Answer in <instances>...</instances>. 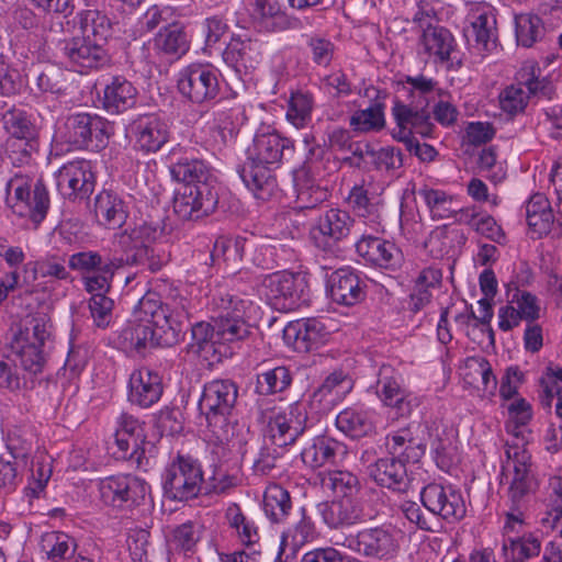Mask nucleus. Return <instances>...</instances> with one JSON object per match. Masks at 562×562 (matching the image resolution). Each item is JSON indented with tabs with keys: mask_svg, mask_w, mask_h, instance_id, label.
I'll use <instances>...</instances> for the list:
<instances>
[{
	"mask_svg": "<svg viewBox=\"0 0 562 562\" xmlns=\"http://www.w3.org/2000/svg\"><path fill=\"white\" fill-rule=\"evenodd\" d=\"M157 294L166 301L155 299L154 293L143 296L125 327L120 339L125 348L144 355L148 348L171 347L176 345L188 319L184 299H180L178 290L164 280H157Z\"/></svg>",
	"mask_w": 562,
	"mask_h": 562,
	"instance_id": "nucleus-1",
	"label": "nucleus"
},
{
	"mask_svg": "<svg viewBox=\"0 0 562 562\" xmlns=\"http://www.w3.org/2000/svg\"><path fill=\"white\" fill-rule=\"evenodd\" d=\"M172 178L186 186L173 200V210L183 221H196L210 215L218 203L217 181L204 160L186 153L170 166Z\"/></svg>",
	"mask_w": 562,
	"mask_h": 562,
	"instance_id": "nucleus-2",
	"label": "nucleus"
},
{
	"mask_svg": "<svg viewBox=\"0 0 562 562\" xmlns=\"http://www.w3.org/2000/svg\"><path fill=\"white\" fill-rule=\"evenodd\" d=\"M294 144L277 132L258 133L248 148V158L238 170L245 186L262 201L269 200L278 191L273 169L279 167L284 156L292 155Z\"/></svg>",
	"mask_w": 562,
	"mask_h": 562,
	"instance_id": "nucleus-3",
	"label": "nucleus"
},
{
	"mask_svg": "<svg viewBox=\"0 0 562 562\" xmlns=\"http://www.w3.org/2000/svg\"><path fill=\"white\" fill-rule=\"evenodd\" d=\"M237 396L238 386L232 380H213L203 387L199 409L213 437L221 443L229 442L234 436L235 426L231 418Z\"/></svg>",
	"mask_w": 562,
	"mask_h": 562,
	"instance_id": "nucleus-4",
	"label": "nucleus"
},
{
	"mask_svg": "<svg viewBox=\"0 0 562 562\" xmlns=\"http://www.w3.org/2000/svg\"><path fill=\"white\" fill-rule=\"evenodd\" d=\"M268 303L280 312L294 311L310 302V288L304 274L286 270L266 274L260 283Z\"/></svg>",
	"mask_w": 562,
	"mask_h": 562,
	"instance_id": "nucleus-5",
	"label": "nucleus"
},
{
	"mask_svg": "<svg viewBox=\"0 0 562 562\" xmlns=\"http://www.w3.org/2000/svg\"><path fill=\"white\" fill-rule=\"evenodd\" d=\"M5 190L8 204L14 214L31 220L36 226L46 217L49 196L42 182L32 189L30 178L15 175L8 181Z\"/></svg>",
	"mask_w": 562,
	"mask_h": 562,
	"instance_id": "nucleus-6",
	"label": "nucleus"
},
{
	"mask_svg": "<svg viewBox=\"0 0 562 562\" xmlns=\"http://www.w3.org/2000/svg\"><path fill=\"white\" fill-rule=\"evenodd\" d=\"M49 337L47 322L43 317H34L26 322L14 334L11 340V350L15 356L13 360L30 373L42 372L45 364L43 346Z\"/></svg>",
	"mask_w": 562,
	"mask_h": 562,
	"instance_id": "nucleus-7",
	"label": "nucleus"
},
{
	"mask_svg": "<svg viewBox=\"0 0 562 562\" xmlns=\"http://www.w3.org/2000/svg\"><path fill=\"white\" fill-rule=\"evenodd\" d=\"M109 123L86 112L69 114L63 124V139L81 149L100 150L109 139Z\"/></svg>",
	"mask_w": 562,
	"mask_h": 562,
	"instance_id": "nucleus-8",
	"label": "nucleus"
},
{
	"mask_svg": "<svg viewBox=\"0 0 562 562\" xmlns=\"http://www.w3.org/2000/svg\"><path fill=\"white\" fill-rule=\"evenodd\" d=\"M353 223L347 211L329 209L311 227V240L317 249L338 257L342 252L340 245L350 235Z\"/></svg>",
	"mask_w": 562,
	"mask_h": 562,
	"instance_id": "nucleus-9",
	"label": "nucleus"
},
{
	"mask_svg": "<svg viewBox=\"0 0 562 562\" xmlns=\"http://www.w3.org/2000/svg\"><path fill=\"white\" fill-rule=\"evenodd\" d=\"M164 491L173 501H188L198 496L203 487V472L195 459L178 456L166 469Z\"/></svg>",
	"mask_w": 562,
	"mask_h": 562,
	"instance_id": "nucleus-10",
	"label": "nucleus"
},
{
	"mask_svg": "<svg viewBox=\"0 0 562 562\" xmlns=\"http://www.w3.org/2000/svg\"><path fill=\"white\" fill-rule=\"evenodd\" d=\"M177 82L179 92L198 104L214 100L220 92L217 72L206 64L194 63L182 68Z\"/></svg>",
	"mask_w": 562,
	"mask_h": 562,
	"instance_id": "nucleus-11",
	"label": "nucleus"
},
{
	"mask_svg": "<svg viewBox=\"0 0 562 562\" xmlns=\"http://www.w3.org/2000/svg\"><path fill=\"white\" fill-rule=\"evenodd\" d=\"M392 113L397 125V130L393 131V137L404 143L407 150L413 151V145L416 142L414 134L422 137L431 136L435 125L429 110L397 101Z\"/></svg>",
	"mask_w": 562,
	"mask_h": 562,
	"instance_id": "nucleus-12",
	"label": "nucleus"
},
{
	"mask_svg": "<svg viewBox=\"0 0 562 562\" xmlns=\"http://www.w3.org/2000/svg\"><path fill=\"white\" fill-rule=\"evenodd\" d=\"M99 492L105 505L128 508L145 498L147 485L134 475H113L100 481Z\"/></svg>",
	"mask_w": 562,
	"mask_h": 562,
	"instance_id": "nucleus-13",
	"label": "nucleus"
},
{
	"mask_svg": "<svg viewBox=\"0 0 562 562\" xmlns=\"http://www.w3.org/2000/svg\"><path fill=\"white\" fill-rule=\"evenodd\" d=\"M420 499L430 513L449 522L461 520L467 513L462 494L452 486L430 483L422 490Z\"/></svg>",
	"mask_w": 562,
	"mask_h": 562,
	"instance_id": "nucleus-14",
	"label": "nucleus"
},
{
	"mask_svg": "<svg viewBox=\"0 0 562 562\" xmlns=\"http://www.w3.org/2000/svg\"><path fill=\"white\" fill-rule=\"evenodd\" d=\"M507 468H513V479L509 486L512 504L518 506L536 488V480L531 473L530 454L518 445H506Z\"/></svg>",
	"mask_w": 562,
	"mask_h": 562,
	"instance_id": "nucleus-15",
	"label": "nucleus"
},
{
	"mask_svg": "<svg viewBox=\"0 0 562 562\" xmlns=\"http://www.w3.org/2000/svg\"><path fill=\"white\" fill-rule=\"evenodd\" d=\"M349 547L367 558L387 560L396 554L400 544L392 529L375 527L360 530L349 539Z\"/></svg>",
	"mask_w": 562,
	"mask_h": 562,
	"instance_id": "nucleus-16",
	"label": "nucleus"
},
{
	"mask_svg": "<svg viewBox=\"0 0 562 562\" xmlns=\"http://www.w3.org/2000/svg\"><path fill=\"white\" fill-rule=\"evenodd\" d=\"M59 193L69 200L85 199L92 193L94 177L88 160H75L64 165L56 172Z\"/></svg>",
	"mask_w": 562,
	"mask_h": 562,
	"instance_id": "nucleus-17",
	"label": "nucleus"
},
{
	"mask_svg": "<svg viewBox=\"0 0 562 562\" xmlns=\"http://www.w3.org/2000/svg\"><path fill=\"white\" fill-rule=\"evenodd\" d=\"M306 420L305 408L297 403L274 415L268 424L272 446L283 448L293 445L304 432Z\"/></svg>",
	"mask_w": 562,
	"mask_h": 562,
	"instance_id": "nucleus-18",
	"label": "nucleus"
},
{
	"mask_svg": "<svg viewBox=\"0 0 562 562\" xmlns=\"http://www.w3.org/2000/svg\"><path fill=\"white\" fill-rule=\"evenodd\" d=\"M114 437L120 458L139 461L144 456L146 442L144 424L134 415L121 413L116 419Z\"/></svg>",
	"mask_w": 562,
	"mask_h": 562,
	"instance_id": "nucleus-19",
	"label": "nucleus"
},
{
	"mask_svg": "<svg viewBox=\"0 0 562 562\" xmlns=\"http://www.w3.org/2000/svg\"><path fill=\"white\" fill-rule=\"evenodd\" d=\"M63 56L78 71L99 68L109 61V56L103 46L83 36H74L63 40L60 43Z\"/></svg>",
	"mask_w": 562,
	"mask_h": 562,
	"instance_id": "nucleus-20",
	"label": "nucleus"
},
{
	"mask_svg": "<svg viewBox=\"0 0 562 562\" xmlns=\"http://www.w3.org/2000/svg\"><path fill=\"white\" fill-rule=\"evenodd\" d=\"M348 456V448L331 437L317 436L301 452L303 463L313 469L338 467Z\"/></svg>",
	"mask_w": 562,
	"mask_h": 562,
	"instance_id": "nucleus-21",
	"label": "nucleus"
},
{
	"mask_svg": "<svg viewBox=\"0 0 562 562\" xmlns=\"http://www.w3.org/2000/svg\"><path fill=\"white\" fill-rule=\"evenodd\" d=\"M376 394L385 406L395 408L398 415L411 414L409 394L402 385L401 374L392 366H381L378 373Z\"/></svg>",
	"mask_w": 562,
	"mask_h": 562,
	"instance_id": "nucleus-22",
	"label": "nucleus"
},
{
	"mask_svg": "<svg viewBox=\"0 0 562 562\" xmlns=\"http://www.w3.org/2000/svg\"><path fill=\"white\" fill-rule=\"evenodd\" d=\"M325 326L317 318L290 322L283 329V339L299 352H308L318 348L326 336Z\"/></svg>",
	"mask_w": 562,
	"mask_h": 562,
	"instance_id": "nucleus-23",
	"label": "nucleus"
},
{
	"mask_svg": "<svg viewBox=\"0 0 562 562\" xmlns=\"http://www.w3.org/2000/svg\"><path fill=\"white\" fill-rule=\"evenodd\" d=\"M128 401L143 408L156 404L164 392L162 379L149 368L135 370L130 376Z\"/></svg>",
	"mask_w": 562,
	"mask_h": 562,
	"instance_id": "nucleus-24",
	"label": "nucleus"
},
{
	"mask_svg": "<svg viewBox=\"0 0 562 562\" xmlns=\"http://www.w3.org/2000/svg\"><path fill=\"white\" fill-rule=\"evenodd\" d=\"M138 147L147 153L159 150L169 139V126L156 114L143 115L130 125Z\"/></svg>",
	"mask_w": 562,
	"mask_h": 562,
	"instance_id": "nucleus-25",
	"label": "nucleus"
},
{
	"mask_svg": "<svg viewBox=\"0 0 562 562\" xmlns=\"http://www.w3.org/2000/svg\"><path fill=\"white\" fill-rule=\"evenodd\" d=\"M356 250L366 261L380 268L395 269L401 265V250L380 237L362 236L356 243Z\"/></svg>",
	"mask_w": 562,
	"mask_h": 562,
	"instance_id": "nucleus-26",
	"label": "nucleus"
},
{
	"mask_svg": "<svg viewBox=\"0 0 562 562\" xmlns=\"http://www.w3.org/2000/svg\"><path fill=\"white\" fill-rule=\"evenodd\" d=\"M471 24L465 30L469 43H474L480 50H490L496 41V16L494 9L487 4H479L472 9Z\"/></svg>",
	"mask_w": 562,
	"mask_h": 562,
	"instance_id": "nucleus-27",
	"label": "nucleus"
},
{
	"mask_svg": "<svg viewBox=\"0 0 562 562\" xmlns=\"http://www.w3.org/2000/svg\"><path fill=\"white\" fill-rule=\"evenodd\" d=\"M222 58L236 74H247L259 64V44L249 37L234 35L223 50Z\"/></svg>",
	"mask_w": 562,
	"mask_h": 562,
	"instance_id": "nucleus-28",
	"label": "nucleus"
},
{
	"mask_svg": "<svg viewBox=\"0 0 562 562\" xmlns=\"http://www.w3.org/2000/svg\"><path fill=\"white\" fill-rule=\"evenodd\" d=\"M370 476L378 485L400 493H406L412 483L407 464L393 456L378 459L370 467Z\"/></svg>",
	"mask_w": 562,
	"mask_h": 562,
	"instance_id": "nucleus-29",
	"label": "nucleus"
},
{
	"mask_svg": "<svg viewBox=\"0 0 562 562\" xmlns=\"http://www.w3.org/2000/svg\"><path fill=\"white\" fill-rule=\"evenodd\" d=\"M328 291L334 302L347 306L359 303L366 295L363 282L349 268L338 269L331 273Z\"/></svg>",
	"mask_w": 562,
	"mask_h": 562,
	"instance_id": "nucleus-30",
	"label": "nucleus"
},
{
	"mask_svg": "<svg viewBox=\"0 0 562 562\" xmlns=\"http://www.w3.org/2000/svg\"><path fill=\"white\" fill-rule=\"evenodd\" d=\"M323 521L329 528H342L357 524L362 518V510L355 498L340 497L317 505Z\"/></svg>",
	"mask_w": 562,
	"mask_h": 562,
	"instance_id": "nucleus-31",
	"label": "nucleus"
},
{
	"mask_svg": "<svg viewBox=\"0 0 562 562\" xmlns=\"http://www.w3.org/2000/svg\"><path fill=\"white\" fill-rule=\"evenodd\" d=\"M136 87L123 76H113L103 89L102 105L110 114L123 113L137 101Z\"/></svg>",
	"mask_w": 562,
	"mask_h": 562,
	"instance_id": "nucleus-32",
	"label": "nucleus"
},
{
	"mask_svg": "<svg viewBox=\"0 0 562 562\" xmlns=\"http://www.w3.org/2000/svg\"><path fill=\"white\" fill-rule=\"evenodd\" d=\"M124 258L120 262L131 266H138L150 272H157L170 261V254L160 245L144 244V241L135 243L130 246L122 247Z\"/></svg>",
	"mask_w": 562,
	"mask_h": 562,
	"instance_id": "nucleus-33",
	"label": "nucleus"
},
{
	"mask_svg": "<svg viewBox=\"0 0 562 562\" xmlns=\"http://www.w3.org/2000/svg\"><path fill=\"white\" fill-rule=\"evenodd\" d=\"M418 46L420 53L426 54L428 58H432L435 63L445 64L451 59L456 40L448 29L438 25L422 32Z\"/></svg>",
	"mask_w": 562,
	"mask_h": 562,
	"instance_id": "nucleus-34",
	"label": "nucleus"
},
{
	"mask_svg": "<svg viewBox=\"0 0 562 562\" xmlns=\"http://www.w3.org/2000/svg\"><path fill=\"white\" fill-rule=\"evenodd\" d=\"M352 389L351 378L341 370L331 372L314 392L312 404L318 403L322 412L330 411Z\"/></svg>",
	"mask_w": 562,
	"mask_h": 562,
	"instance_id": "nucleus-35",
	"label": "nucleus"
},
{
	"mask_svg": "<svg viewBox=\"0 0 562 562\" xmlns=\"http://www.w3.org/2000/svg\"><path fill=\"white\" fill-rule=\"evenodd\" d=\"M296 203L300 209H314L328 199V191L321 187L307 165L293 170Z\"/></svg>",
	"mask_w": 562,
	"mask_h": 562,
	"instance_id": "nucleus-36",
	"label": "nucleus"
},
{
	"mask_svg": "<svg viewBox=\"0 0 562 562\" xmlns=\"http://www.w3.org/2000/svg\"><path fill=\"white\" fill-rule=\"evenodd\" d=\"M154 50L161 56L178 59L190 49V40L184 27L179 23H170L161 27L155 35Z\"/></svg>",
	"mask_w": 562,
	"mask_h": 562,
	"instance_id": "nucleus-37",
	"label": "nucleus"
},
{
	"mask_svg": "<svg viewBox=\"0 0 562 562\" xmlns=\"http://www.w3.org/2000/svg\"><path fill=\"white\" fill-rule=\"evenodd\" d=\"M526 220L530 231L537 237H542L551 232L554 214L549 200L543 194L536 193L527 201Z\"/></svg>",
	"mask_w": 562,
	"mask_h": 562,
	"instance_id": "nucleus-38",
	"label": "nucleus"
},
{
	"mask_svg": "<svg viewBox=\"0 0 562 562\" xmlns=\"http://www.w3.org/2000/svg\"><path fill=\"white\" fill-rule=\"evenodd\" d=\"M94 213L101 224L112 229L120 228L127 218L124 202L110 191L97 195Z\"/></svg>",
	"mask_w": 562,
	"mask_h": 562,
	"instance_id": "nucleus-39",
	"label": "nucleus"
},
{
	"mask_svg": "<svg viewBox=\"0 0 562 562\" xmlns=\"http://www.w3.org/2000/svg\"><path fill=\"white\" fill-rule=\"evenodd\" d=\"M81 36L98 43L101 46L113 34L111 19L99 10H85L78 13Z\"/></svg>",
	"mask_w": 562,
	"mask_h": 562,
	"instance_id": "nucleus-40",
	"label": "nucleus"
},
{
	"mask_svg": "<svg viewBox=\"0 0 562 562\" xmlns=\"http://www.w3.org/2000/svg\"><path fill=\"white\" fill-rule=\"evenodd\" d=\"M321 484L324 490L330 491L336 498H355L360 492V482L358 477L342 470H333L319 474Z\"/></svg>",
	"mask_w": 562,
	"mask_h": 562,
	"instance_id": "nucleus-41",
	"label": "nucleus"
},
{
	"mask_svg": "<svg viewBox=\"0 0 562 562\" xmlns=\"http://www.w3.org/2000/svg\"><path fill=\"white\" fill-rule=\"evenodd\" d=\"M292 509L290 493L279 484L269 485L263 495V512L274 524L284 522Z\"/></svg>",
	"mask_w": 562,
	"mask_h": 562,
	"instance_id": "nucleus-42",
	"label": "nucleus"
},
{
	"mask_svg": "<svg viewBox=\"0 0 562 562\" xmlns=\"http://www.w3.org/2000/svg\"><path fill=\"white\" fill-rule=\"evenodd\" d=\"M337 428L351 438H362L374 429L373 422L367 412L346 408L336 417Z\"/></svg>",
	"mask_w": 562,
	"mask_h": 562,
	"instance_id": "nucleus-43",
	"label": "nucleus"
},
{
	"mask_svg": "<svg viewBox=\"0 0 562 562\" xmlns=\"http://www.w3.org/2000/svg\"><path fill=\"white\" fill-rule=\"evenodd\" d=\"M291 383L290 369L285 366H278L257 374L255 391L260 395H271L283 392Z\"/></svg>",
	"mask_w": 562,
	"mask_h": 562,
	"instance_id": "nucleus-44",
	"label": "nucleus"
},
{
	"mask_svg": "<svg viewBox=\"0 0 562 562\" xmlns=\"http://www.w3.org/2000/svg\"><path fill=\"white\" fill-rule=\"evenodd\" d=\"M353 131L370 133L381 131L385 126L384 104L374 101L367 109L356 111L349 121Z\"/></svg>",
	"mask_w": 562,
	"mask_h": 562,
	"instance_id": "nucleus-45",
	"label": "nucleus"
},
{
	"mask_svg": "<svg viewBox=\"0 0 562 562\" xmlns=\"http://www.w3.org/2000/svg\"><path fill=\"white\" fill-rule=\"evenodd\" d=\"M1 116L4 128L16 140H35L36 127L23 110L12 108L1 113Z\"/></svg>",
	"mask_w": 562,
	"mask_h": 562,
	"instance_id": "nucleus-46",
	"label": "nucleus"
},
{
	"mask_svg": "<svg viewBox=\"0 0 562 562\" xmlns=\"http://www.w3.org/2000/svg\"><path fill=\"white\" fill-rule=\"evenodd\" d=\"M517 43L531 47L544 35V25L540 16L532 13H521L515 18Z\"/></svg>",
	"mask_w": 562,
	"mask_h": 562,
	"instance_id": "nucleus-47",
	"label": "nucleus"
},
{
	"mask_svg": "<svg viewBox=\"0 0 562 562\" xmlns=\"http://www.w3.org/2000/svg\"><path fill=\"white\" fill-rule=\"evenodd\" d=\"M225 518L228 526L237 532L239 540L244 544L250 546L258 542L259 533L257 527L246 518L238 504L233 503L227 507Z\"/></svg>",
	"mask_w": 562,
	"mask_h": 562,
	"instance_id": "nucleus-48",
	"label": "nucleus"
},
{
	"mask_svg": "<svg viewBox=\"0 0 562 562\" xmlns=\"http://www.w3.org/2000/svg\"><path fill=\"white\" fill-rule=\"evenodd\" d=\"M250 246L247 239L241 237L235 239H220L215 241L212 257H222L227 267L234 270L238 268L239 263L243 261L245 250Z\"/></svg>",
	"mask_w": 562,
	"mask_h": 562,
	"instance_id": "nucleus-49",
	"label": "nucleus"
},
{
	"mask_svg": "<svg viewBox=\"0 0 562 562\" xmlns=\"http://www.w3.org/2000/svg\"><path fill=\"white\" fill-rule=\"evenodd\" d=\"M313 104V97L308 92H293L289 100L286 119L296 128H303L311 121Z\"/></svg>",
	"mask_w": 562,
	"mask_h": 562,
	"instance_id": "nucleus-50",
	"label": "nucleus"
},
{
	"mask_svg": "<svg viewBox=\"0 0 562 562\" xmlns=\"http://www.w3.org/2000/svg\"><path fill=\"white\" fill-rule=\"evenodd\" d=\"M506 300L510 304H516L522 319L533 323L540 317V306L536 295L530 292L519 290L517 286L507 284Z\"/></svg>",
	"mask_w": 562,
	"mask_h": 562,
	"instance_id": "nucleus-51",
	"label": "nucleus"
},
{
	"mask_svg": "<svg viewBox=\"0 0 562 562\" xmlns=\"http://www.w3.org/2000/svg\"><path fill=\"white\" fill-rule=\"evenodd\" d=\"M214 330L218 342H235L250 335V326L245 318H214Z\"/></svg>",
	"mask_w": 562,
	"mask_h": 562,
	"instance_id": "nucleus-52",
	"label": "nucleus"
},
{
	"mask_svg": "<svg viewBox=\"0 0 562 562\" xmlns=\"http://www.w3.org/2000/svg\"><path fill=\"white\" fill-rule=\"evenodd\" d=\"M203 527L191 520L175 527L170 535V543L176 550L184 553L193 552L201 539Z\"/></svg>",
	"mask_w": 562,
	"mask_h": 562,
	"instance_id": "nucleus-53",
	"label": "nucleus"
},
{
	"mask_svg": "<svg viewBox=\"0 0 562 562\" xmlns=\"http://www.w3.org/2000/svg\"><path fill=\"white\" fill-rule=\"evenodd\" d=\"M317 537V531L311 518L305 516V510L302 508L301 519L295 524L292 529L282 533V546H291L295 551L313 541Z\"/></svg>",
	"mask_w": 562,
	"mask_h": 562,
	"instance_id": "nucleus-54",
	"label": "nucleus"
},
{
	"mask_svg": "<svg viewBox=\"0 0 562 562\" xmlns=\"http://www.w3.org/2000/svg\"><path fill=\"white\" fill-rule=\"evenodd\" d=\"M34 280L40 278L64 281L70 279V273L65 266V259L49 255L33 263Z\"/></svg>",
	"mask_w": 562,
	"mask_h": 562,
	"instance_id": "nucleus-55",
	"label": "nucleus"
},
{
	"mask_svg": "<svg viewBox=\"0 0 562 562\" xmlns=\"http://www.w3.org/2000/svg\"><path fill=\"white\" fill-rule=\"evenodd\" d=\"M214 306L217 311L214 318H245L251 302L238 295L224 293L214 297Z\"/></svg>",
	"mask_w": 562,
	"mask_h": 562,
	"instance_id": "nucleus-56",
	"label": "nucleus"
},
{
	"mask_svg": "<svg viewBox=\"0 0 562 562\" xmlns=\"http://www.w3.org/2000/svg\"><path fill=\"white\" fill-rule=\"evenodd\" d=\"M405 82L411 86V97L418 99L416 102L413 101V106H423L428 110L430 98L435 92H440L441 89L438 87V82L432 78H428L424 75L407 76Z\"/></svg>",
	"mask_w": 562,
	"mask_h": 562,
	"instance_id": "nucleus-57",
	"label": "nucleus"
},
{
	"mask_svg": "<svg viewBox=\"0 0 562 562\" xmlns=\"http://www.w3.org/2000/svg\"><path fill=\"white\" fill-rule=\"evenodd\" d=\"M42 548L49 559L61 560L75 552L76 543L66 533L49 532L43 537Z\"/></svg>",
	"mask_w": 562,
	"mask_h": 562,
	"instance_id": "nucleus-58",
	"label": "nucleus"
},
{
	"mask_svg": "<svg viewBox=\"0 0 562 562\" xmlns=\"http://www.w3.org/2000/svg\"><path fill=\"white\" fill-rule=\"evenodd\" d=\"M529 94L521 83L506 87L498 95L501 109L509 115L524 112L528 104Z\"/></svg>",
	"mask_w": 562,
	"mask_h": 562,
	"instance_id": "nucleus-59",
	"label": "nucleus"
},
{
	"mask_svg": "<svg viewBox=\"0 0 562 562\" xmlns=\"http://www.w3.org/2000/svg\"><path fill=\"white\" fill-rule=\"evenodd\" d=\"M162 232L164 228L158 221H145L135 227L130 234L123 233L120 236L119 243L121 247L130 246L140 241L150 245V243L155 241L161 236Z\"/></svg>",
	"mask_w": 562,
	"mask_h": 562,
	"instance_id": "nucleus-60",
	"label": "nucleus"
},
{
	"mask_svg": "<svg viewBox=\"0 0 562 562\" xmlns=\"http://www.w3.org/2000/svg\"><path fill=\"white\" fill-rule=\"evenodd\" d=\"M419 195L424 199L434 218H447L452 214V198L445 191L423 189L419 191Z\"/></svg>",
	"mask_w": 562,
	"mask_h": 562,
	"instance_id": "nucleus-61",
	"label": "nucleus"
},
{
	"mask_svg": "<svg viewBox=\"0 0 562 562\" xmlns=\"http://www.w3.org/2000/svg\"><path fill=\"white\" fill-rule=\"evenodd\" d=\"M366 149L373 157V165L380 171L392 173L403 167V154L398 148L387 146L370 150L369 145H366Z\"/></svg>",
	"mask_w": 562,
	"mask_h": 562,
	"instance_id": "nucleus-62",
	"label": "nucleus"
},
{
	"mask_svg": "<svg viewBox=\"0 0 562 562\" xmlns=\"http://www.w3.org/2000/svg\"><path fill=\"white\" fill-rule=\"evenodd\" d=\"M121 267V262L112 259H106L104 266L98 269L97 274L85 278L86 290L89 293H104L110 288V280L114 271Z\"/></svg>",
	"mask_w": 562,
	"mask_h": 562,
	"instance_id": "nucleus-63",
	"label": "nucleus"
},
{
	"mask_svg": "<svg viewBox=\"0 0 562 562\" xmlns=\"http://www.w3.org/2000/svg\"><path fill=\"white\" fill-rule=\"evenodd\" d=\"M113 300L104 293H94L89 300V310L94 324L98 327L105 328L112 318Z\"/></svg>",
	"mask_w": 562,
	"mask_h": 562,
	"instance_id": "nucleus-64",
	"label": "nucleus"
}]
</instances>
